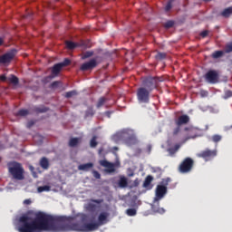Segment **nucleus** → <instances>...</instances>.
Here are the masks:
<instances>
[{
    "mask_svg": "<svg viewBox=\"0 0 232 232\" xmlns=\"http://www.w3.org/2000/svg\"><path fill=\"white\" fill-rule=\"evenodd\" d=\"M106 102V98L104 97H101L99 100H98V102L96 104V108H102V106H104Z\"/></svg>",
    "mask_w": 232,
    "mask_h": 232,
    "instance_id": "obj_28",
    "label": "nucleus"
},
{
    "mask_svg": "<svg viewBox=\"0 0 232 232\" xmlns=\"http://www.w3.org/2000/svg\"><path fill=\"white\" fill-rule=\"evenodd\" d=\"M32 126H34V121H30V122L28 123V128H30V127H32Z\"/></svg>",
    "mask_w": 232,
    "mask_h": 232,
    "instance_id": "obj_50",
    "label": "nucleus"
},
{
    "mask_svg": "<svg viewBox=\"0 0 232 232\" xmlns=\"http://www.w3.org/2000/svg\"><path fill=\"white\" fill-rule=\"evenodd\" d=\"M193 166H195V160L188 157L181 161L178 169L179 173H189L191 172V169H193Z\"/></svg>",
    "mask_w": 232,
    "mask_h": 232,
    "instance_id": "obj_4",
    "label": "nucleus"
},
{
    "mask_svg": "<svg viewBox=\"0 0 232 232\" xmlns=\"http://www.w3.org/2000/svg\"><path fill=\"white\" fill-rule=\"evenodd\" d=\"M185 131H189V133H193V131H195V129L194 128H191V127H186L184 129Z\"/></svg>",
    "mask_w": 232,
    "mask_h": 232,
    "instance_id": "obj_43",
    "label": "nucleus"
},
{
    "mask_svg": "<svg viewBox=\"0 0 232 232\" xmlns=\"http://www.w3.org/2000/svg\"><path fill=\"white\" fill-rule=\"evenodd\" d=\"M65 44L69 50H75V48L79 46H85L84 42L78 44V43H73L72 41H67L65 42Z\"/></svg>",
    "mask_w": 232,
    "mask_h": 232,
    "instance_id": "obj_15",
    "label": "nucleus"
},
{
    "mask_svg": "<svg viewBox=\"0 0 232 232\" xmlns=\"http://www.w3.org/2000/svg\"><path fill=\"white\" fill-rule=\"evenodd\" d=\"M180 133V125H176V128L173 129L172 135L177 136Z\"/></svg>",
    "mask_w": 232,
    "mask_h": 232,
    "instance_id": "obj_36",
    "label": "nucleus"
},
{
    "mask_svg": "<svg viewBox=\"0 0 232 232\" xmlns=\"http://www.w3.org/2000/svg\"><path fill=\"white\" fill-rule=\"evenodd\" d=\"M232 52V42L225 46V53H231Z\"/></svg>",
    "mask_w": 232,
    "mask_h": 232,
    "instance_id": "obj_34",
    "label": "nucleus"
},
{
    "mask_svg": "<svg viewBox=\"0 0 232 232\" xmlns=\"http://www.w3.org/2000/svg\"><path fill=\"white\" fill-rule=\"evenodd\" d=\"M200 95H201V97H208V91H201Z\"/></svg>",
    "mask_w": 232,
    "mask_h": 232,
    "instance_id": "obj_46",
    "label": "nucleus"
},
{
    "mask_svg": "<svg viewBox=\"0 0 232 232\" xmlns=\"http://www.w3.org/2000/svg\"><path fill=\"white\" fill-rule=\"evenodd\" d=\"M178 150H180L179 144H176L174 147L169 148L167 150V151L170 157H173V155H175V153H177Z\"/></svg>",
    "mask_w": 232,
    "mask_h": 232,
    "instance_id": "obj_20",
    "label": "nucleus"
},
{
    "mask_svg": "<svg viewBox=\"0 0 232 232\" xmlns=\"http://www.w3.org/2000/svg\"><path fill=\"white\" fill-rule=\"evenodd\" d=\"M70 63H72L70 59L66 58L63 60V62L60 63V64L63 68H64V66H69Z\"/></svg>",
    "mask_w": 232,
    "mask_h": 232,
    "instance_id": "obj_37",
    "label": "nucleus"
},
{
    "mask_svg": "<svg viewBox=\"0 0 232 232\" xmlns=\"http://www.w3.org/2000/svg\"><path fill=\"white\" fill-rule=\"evenodd\" d=\"M61 70H63V65L61 63L54 64L52 69L53 75H59V73H61Z\"/></svg>",
    "mask_w": 232,
    "mask_h": 232,
    "instance_id": "obj_19",
    "label": "nucleus"
},
{
    "mask_svg": "<svg viewBox=\"0 0 232 232\" xmlns=\"http://www.w3.org/2000/svg\"><path fill=\"white\" fill-rule=\"evenodd\" d=\"M24 204L25 206H30V204H32V199L28 198V199H24Z\"/></svg>",
    "mask_w": 232,
    "mask_h": 232,
    "instance_id": "obj_45",
    "label": "nucleus"
},
{
    "mask_svg": "<svg viewBox=\"0 0 232 232\" xmlns=\"http://www.w3.org/2000/svg\"><path fill=\"white\" fill-rule=\"evenodd\" d=\"M33 111L34 113H46V111H50V108L44 105L34 106L33 107Z\"/></svg>",
    "mask_w": 232,
    "mask_h": 232,
    "instance_id": "obj_14",
    "label": "nucleus"
},
{
    "mask_svg": "<svg viewBox=\"0 0 232 232\" xmlns=\"http://www.w3.org/2000/svg\"><path fill=\"white\" fill-rule=\"evenodd\" d=\"M14 59V53H7L0 56V63L1 64H6L7 63H10Z\"/></svg>",
    "mask_w": 232,
    "mask_h": 232,
    "instance_id": "obj_12",
    "label": "nucleus"
},
{
    "mask_svg": "<svg viewBox=\"0 0 232 232\" xmlns=\"http://www.w3.org/2000/svg\"><path fill=\"white\" fill-rule=\"evenodd\" d=\"M189 122V116L187 114H183L175 120L176 126H184V124H188Z\"/></svg>",
    "mask_w": 232,
    "mask_h": 232,
    "instance_id": "obj_11",
    "label": "nucleus"
},
{
    "mask_svg": "<svg viewBox=\"0 0 232 232\" xmlns=\"http://www.w3.org/2000/svg\"><path fill=\"white\" fill-rule=\"evenodd\" d=\"M85 209H86V211H89V213H94V211H96V209H97V205H95L93 203H88L85 206Z\"/></svg>",
    "mask_w": 232,
    "mask_h": 232,
    "instance_id": "obj_22",
    "label": "nucleus"
},
{
    "mask_svg": "<svg viewBox=\"0 0 232 232\" xmlns=\"http://www.w3.org/2000/svg\"><path fill=\"white\" fill-rule=\"evenodd\" d=\"M52 189V187L48 185L38 187L37 191L38 193H43L44 191H50Z\"/></svg>",
    "mask_w": 232,
    "mask_h": 232,
    "instance_id": "obj_25",
    "label": "nucleus"
},
{
    "mask_svg": "<svg viewBox=\"0 0 232 232\" xmlns=\"http://www.w3.org/2000/svg\"><path fill=\"white\" fill-rule=\"evenodd\" d=\"M173 8V5L171 4V1L168 2L166 6H165V12H169Z\"/></svg>",
    "mask_w": 232,
    "mask_h": 232,
    "instance_id": "obj_39",
    "label": "nucleus"
},
{
    "mask_svg": "<svg viewBox=\"0 0 232 232\" xmlns=\"http://www.w3.org/2000/svg\"><path fill=\"white\" fill-rule=\"evenodd\" d=\"M212 140L217 143V142H220V140H222V136L218 135V134H215L212 136Z\"/></svg>",
    "mask_w": 232,
    "mask_h": 232,
    "instance_id": "obj_33",
    "label": "nucleus"
},
{
    "mask_svg": "<svg viewBox=\"0 0 232 232\" xmlns=\"http://www.w3.org/2000/svg\"><path fill=\"white\" fill-rule=\"evenodd\" d=\"M40 166L43 169H48L50 168V161L45 157L40 160Z\"/></svg>",
    "mask_w": 232,
    "mask_h": 232,
    "instance_id": "obj_18",
    "label": "nucleus"
},
{
    "mask_svg": "<svg viewBox=\"0 0 232 232\" xmlns=\"http://www.w3.org/2000/svg\"><path fill=\"white\" fill-rule=\"evenodd\" d=\"M92 175L94 179H101V173H99L97 170H93Z\"/></svg>",
    "mask_w": 232,
    "mask_h": 232,
    "instance_id": "obj_41",
    "label": "nucleus"
},
{
    "mask_svg": "<svg viewBox=\"0 0 232 232\" xmlns=\"http://www.w3.org/2000/svg\"><path fill=\"white\" fill-rule=\"evenodd\" d=\"M205 3H209L211 0H203Z\"/></svg>",
    "mask_w": 232,
    "mask_h": 232,
    "instance_id": "obj_55",
    "label": "nucleus"
},
{
    "mask_svg": "<svg viewBox=\"0 0 232 232\" xmlns=\"http://www.w3.org/2000/svg\"><path fill=\"white\" fill-rule=\"evenodd\" d=\"M158 81L157 77L149 76L143 80L142 88H146L149 92H153L157 88Z\"/></svg>",
    "mask_w": 232,
    "mask_h": 232,
    "instance_id": "obj_6",
    "label": "nucleus"
},
{
    "mask_svg": "<svg viewBox=\"0 0 232 232\" xmlns=\"http://www.w3.org/2000/svg\"><path fill=\"white\" fill-rule=\"evenodd\" d=\"M3 43H5V41L3 40V38L0 37V46L3 45Z\"/></svg>",
    "mask_w": 232,
    "mask_h": 232,
    "instance_id": "obj_51",
    "label": "nucleus"
},
{
    "mask_svg": "<svg viewBox=\"0 0 232 232\" xmlns=\"http://www.w3.org/2000/svg\"><path fill=\"white\" fill-rule=\"evenodd\" d=\"M150 91H148L146 87H140L137 90V100L141 104H149Z\"/></svg>",
    "mask_w": 232,
    "mask_h": 232,
    "instance_id": "obj_5",
    "label": "nucleus"
},
{
    "mask_svg": "<svg viewBox=\"0 0 232 232\" xmlns=\"http://www.w3.org/2000/svg\"><path fill=\"white\" fill-rule=\"evenodd\" d=\"M74 95H77V91H71L65 93L66 99H71V97H73Z\"/></svg>",
    "mask_w": 232,
    "mask_h": 232,
    "instance_id": "obj_35",
    "label": "nucleus"
},
{
    "mask_svg": "<svg viewBox=\"0 0 232 232\" xmlns=\"http://www.w3.org/2000/svg\"><path fill=\"white\" fill-rule=\"evenodd\" d=\"M53 86H57V82H54L53 83Z\"/></svg>",
    "mask_w": 232,
    "mask_h": 232,
    "instance_id": "obj_54",
    "label": "nucleus"
},
{
    "mask_svg": "<svg viewBox=\"0 0 232 232\" xmlns=\"http://www.w3.org/2000/svg\"><path fill=\"white\" fill-rule=\"evenodd\" d=\"M118 188H128V178L125 176H120V179L116 182Z\"/></svg>",
    "mask_w": 232,
    "mask_h": 232,
    "instance_id": "obj_13",
    "label": "nucleus"
},
{
    "mask_svg": "<svg viewBox=\"0 0 232 232\" xmlns=\"http://www.w3.org/2000/svg\"><path fill=\"white\" fill-rule=\"evenodd\" d=\"M97 66V60L92 59L87 63L81 65L80 70L82 72H88V70H93Z\"/></svg>",
    "mask_w": 232,
    "mask_h": 232,
    "instance_id": "obj_10",
    "label": "nucleus"
},
{
    "mask_svg": "<svg viewBox=\"0 0 232 232\" xmlns=\"http://www.w3.org/2000/svg\"><path fill=\"white\" fill-rule=\"evenodd\" d=\"M92 168H93V163H92V162L81 164L78 166L79 171H90V169H92Z\"/></svg>",
    "mask_w": 232,
    "mask_h": 232,
    "instance_id": "obj_16",
    "label": "nucleus"
},
{
    "mask_svg": "<svg viewBox=\"0 0 232 232\" xmlns=\"http://www.w3.org/2000/svg\"><path fill=\"white\" fill-rule=\"evenodd\" d=\"M6 75L5 74H2V75H0V81H2V82H6Z\"/></svg>",
    "mask_w": 232,
    "mask_h": 232,
    "instance_id": "obj_47",
    "label": "nucleus"
},
{
    "mask_svg": "<svg viewBox=\"0 0 232 232\" xmlns=\"http://www.w3.org/2000/svg\"><path fill=\"white\" fill-rule=\"evenodd\" d=\"M197 157L204 159L206 162H208V160H211V159H215V157H217V150H211L209 149H206L205 150L198 153Z\"/></svg>",
    "mask_w": 232,
    "mask_h": 232,
    "instance_id": "obj_7",
    "label": "nucleus"
},
{
    "mask_svg": "<svg viewBox=\"0 0 232 232\" xmlns=\"http://www.w3.org/2000/svg\"><path fill=\"white\" fill-rule=\"evenodd\" d=\"M204 79L209 84H217L219 79L218 72L215 70H210L205 74Z\"/></svg>",
    "mask_w": 232,
    "mask_h": 232,
    "instance_id": "obj_8",
    "label": "nucleus"
},
{
    "mask_svg": "<svg viewBox=\"0 0 232 232\" xmlns=\"http://www.w3.org/2000/svg\"><path fill=\"white\" fill-rule=\"evenodd\" d=\"M93 55V52H86L82 56V59H88Z\"/></svg>",
    "mask_w": 232,
    "mask_h": 232,
    "instance_id": "obj_38",
    "label": "nucleus"
},
{
    "mask_svg": "<svg viewBox=\"0 0 232 232\" xmlns=\"http://www.w3.org/2000/svg\"><path fill=\"white\" fill-rule=\"evenodd\" d=\"M224 53V51H216L212 53V57L213 59H220Z\"/></svg>",
    "mask_w": 232,
    "mask_h": 232,
    "instance_id": "obj_27",
    "label": "nucleus"
},
{
    "mask_svg": "<svg viewBox=\"0 0 232 232\" xmlns=\"http://www.w3.org/2000/svg\"><path fill=\"white\" fill-rule=\"evenodd\" d=\"M126 214L128 215V217H135V215H137V209H135V208H128L126 210Z\"/></svg>",
    "mask_w": 232,
    "mask_h": 232,
    "instance_id": "obj_29",
    "label": "nucleus"
},
{
    "mask_svg": "<svg viewBox=\"0 0 232 232\" xmlns=\"http://www.w3.org/2000/svg\"><path fill=\"white\" fill-rule=\"evenodd\" d=\"M28 113H29L28 110L22 109V110L18 111V112L15 115H16V117H26V115H28Z\"/></svg>",
    "mask_w": 232,
    "mask_h": 232,
    "instance_id": "obj_26",
    "label": "nucleus"
},
{
    "mask_svg": "<svg viewBox=\"0 0 232 232\" xmlns=\"http://www.w3.org/2000/svg\"><path fill=\"white\" fill-rule=\"evenodd\" d=\"M8 173L14 180H24V168L23 164L17 161H9L7 163Z\"/></svg>",
    "mask_w": 232,
    "mask_h": 232,
    "instance_id": "obj_2",
    "label": "nucleus"
},
{
    "mask_svg": "<svg viewBox=\"0 0 232 232\" xmlns=\"http://www.w3.org/2000/svg\"><path fill=\"white\" fill-rule=\"evenodd\" d=\"M167 54L166 53H158L155 56V58L157 59V61H163V59H166Z\"/></svg>",
    "mask_w": 232,
    "mask_h": 232,
    "instance_id": "obj_30",
    "label": "nucleus"
},
{
    "mask_svg": "<svg viewBox=\"0 0 232 232\" xmlns=\"http://www.w3.org/2000/svg\"><path fill=\"white\" fill-rule=\"evenodd\" d=\"M80 218L81 222H88V215L79 213L74 217L66 216H51L44 212H35L34 210L27 211L19 218L20 226L19 232H43V231H56V232H92L97 231L101 226L108 224V212H102L98 216L97 222L81 223L75 222V218Z\"/></svg>",
    "mask_w": 232,
    "mask_h": 232,
    "instance_id": "obj_1",
    "label": "nucleus"
},
{
    "mask_svg": "<svg viewBox=\"0 0 232 232\" xmlns=\"http://www.w3.org/2000/svg\"><path fill=\"white\" fill-rule=\"evenodd\" d=\"M97 144H99V143L97 142V136H93V137L92 138L91 141H90V146H91L92 148H97Z\"/></svg>",
    "mask_w": 232,
    "mask_h": 232,
    "instance_id": "obj_31",
    "label": "nucleus"
},
{
    "mask_svg": "<svg viewBox=\"0 0 232 232\" xmlns=\"http://www.w3.org/2000/svg\"><path fill=\"white\" fill-rule=\"evenodd\" d=\"M209 34V31L205 30L200 33L201 37L206 38L207 35Z\"/></svg>",
    "mask_w": 232,
    "mask_h": 232,
    "instance_id": "obj_42",
    "label": "nucleus"
},
{
    "mask_svg": "<svg viewBox=\"0 0 232 232\" xmlns=\"http://www.w3.org/2000/svg\"><path fill=\"white\" fill-rule=\"evenodd\" d=\"M113 150H115L117 151V150H119V148L118 147H114Z\"/></svg>",
    "mask_w": 232,
    "mask_h": 232,
    "instance_id": "obj_56",
    "label": "nucleus"
},
{
    "mask_svg": "<svg viewBox=\"0 0 232 232\" xmlns=\"http://www.w3.org/2000/svg\"><path fill=\"white\" fill-rule=\"evenodd\" d=\"M173 26H175V22L171 20L164 24V28H167V29L173 28Z\"/></svg>",
    "mask_w": 232,
    "mask_h": 232,
    "instance_id": "obj_32",
    "label": "nucleus"
},
{
    "mask_svg": "<svg viewBox=\"0 0 232 232\" xmlns=\"http://www.w3.org/2000/svg\"><path fill=\"white\" fill-rule=\"evenodd\" d=\"M8 81L11 82V84H14V86H17L19 84V78L17 76L12 74L11 77L8 78Z\"/></svg>",
    "mask_w": 232,
    "mask_h": 232,
    "instance_id": "obj_23",
    "label": "nucleus"
},
{
    "mask_svg": "<svg viewBox=\"0 0 232 232\" xmlns=\"http://www.w3.org/2000/svg\"><path fill=\"white\" fill-rule=\"evenodd\" d=\"M102 151H104V148H102V147L98 150V153H99L100 155L102 154Z\"/></svg>",
    "mask_w": 232,
    "mask_h": 232,
    "instance_id": "obj_48",
    "label": "nucleus"
},
{
    "mask_svg": "<svg viewBox=\"0 0 232 232\" xmlns=\"http://www.w3.org/2000/svg\"><path fill=\"white\" fill-rule=\"evenodd\" d=\"M189 139H195V136L188 137L185 140H189Z\"/></svg>",
    "mask_w": 232,
    "mask_h": 232,
    "instance_id": "obj_53",
    "label": "nucleus"
},
{
    "mask_svg": "<svg viewBox=\"0 0 232 232\" xmlns=\"http://www.w3.org/2000/svg\"><path fill=\"white\" fill-rule=\"evenodd\" d=\"M105 114H106L109 118L111 117V112H110V111H106Z\"/></svg>",
    "mask_w": 232,
    "mask_h": 232,
    "instance_id": "obj_49",
    "label": "nucleus"
},
{
    "mask_svg": "<svg viewBox=\"0 0 232 232\" xmlns=\"http://www.w3.org/2000/svg\"><path fill=\"white\" fill-rule=\"evenodd\" d=\"M91 202L94 204H102V199H91Z\"/></svg>",
    "mask_w": 232,
    "mask_h": 232,
    "instance_id": "obj_44",
    "label": "nucleus"
},
{
    "mask_svg": "<svg viewBox=\"0 0 232 232\" xmlns=\"http://www.w3.org/2000/svg\"><path fill=\"white\" fill-rule=\"evenodd\" d=\"M171 182V179L167 178L163 179L160 185L156 188V200H160V198H164L166 193H168V186Z\"/></svg>",
    "mask_w": 232,
    "mask_h": 232,
    "instance_id": "obj_3",
    "label": "nucleus"
},
{
    "mask_svg": "<svg viewBox=\"0 0 232 232\" xmlns=\"http://www.w3.org/2000/svg\"><path fill=\"white\" fill-rule=\"evenodd\" d=\"M81 138H72L69 140V147L70 148H76V146H79V144H81Z\"/></svg>",
    "mask_w": 232,
    "mask_h": 232,
    "instance_id": "obj_17",
    "label": "nucleus"
},
{
    "mask_svg": "<svg viewBox=\"0 0 232 232\" xmlns=\"http://www.w3.org/2000/svg\"><path fill=\"white\" fill-rule=\"evenodd\" d=\"M89 110H93V108H92V107H90Z\"/></svg>",
    "mask_w": 232,
    "mask_h": 232,
    "instance_id": "obj_58",
    "label": "nucleus"
},
{
    "mask_svg": "<svg viewBox=\"0 0 232 232\" xmlns=\"http://www.w3.org/2000/svg\"><path fill=\"white\" fill-rule=\"evenodd\" d=\"M151 182H153V176L151 175L147 176L143 182V188H150V186H151Z\"/></svg>",
    "mask_w": 232,
    "mask_h": 232,
    "instance_id": "obj_21",
    "label": "nucleus"
},
{
    "mask_svg": "<svg viewBox=\"0 0 232 232\" xmlns=\"http://www.w3.org/2000/svg\"><path fill=\"white\" fill-rule=\"evenodd\" d=\"M164 211H165L164 208H160L158 210V213H164Z\"/></svg>",
    "mask_w": 232,
    "mask_h": 232,
    "instance_id": "obj_52",
    "label": "nucleus"
},
{
    "mask_svg": "<svg viewBox=\"0 0 232 232\" xmlns=\"http://www.w3.org/2000/svg\"><path fill=\"white\" fill-rule=\"evenodd\" d=\"M230 129L232 130V125L230 126Z\"/></svg>",
    "mask_w": 232,
    "mask_h": 232,
    "instance_id": "obj_59",
    "label": "nucleus"
},
{
    "mask_svg": "<svg viewBox=\"0 0 232 232\" xmlns=\"http://www.w3.org/2000/svg\"><path fill=\"white\" fill-rule=\"evenodd\" d=\"M100 165L106 168V173H115V163H111L106 160H100Z\"/></svg>",
    "mask_w": 232,
    "mask_h": 232,
    "instance_id": "obj_9",
    "label": "nucleus"
},
{
    "mask_svg": "<svg viewBox=\"0 0 232 232\" xmlns=\"http://www.w3.org/2000/svg\"><path fill=\"white\" fill-rule=\"evenodd\" d=\"M149 151H151V147H150V145H149Z\"/></svg>",
    "mask_w": 232,
    "mask_h": 232,
    "instance_id": "obj_57",
    "label": "nucleus"
},
{
    "mask_svg": "<svg viewBox=\"0 0 232 232\" xmlns=\"http://www.w3.org/2000/svg\"><path fill=\"white\" fill-rule=\"evenodd\" d=\"M229 97H232V91L227 90L225 92L224 99H229Z\"/></svg>",
    "mask_w": 232,
    "mask_h": 232,
    "instance_id": "obj_40",
    "label": "nucleus"
},
{
    "mask_svg": "<svg viewBox=\"0 0 232 232\" xmlns=\"http://www.w3.org/2000/svg\"><path fill=\"white\" fill-rule=\"evenodd\" d=\"M231 14H232V7H228L223 10V12L221 13V15L222 17H229Z\"/></svg>",
    "mask_w": 232,
    "mask_h": 232,
    "instance_id": "obj_24",
    "label": "nucleus"
}]
</instances>
